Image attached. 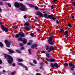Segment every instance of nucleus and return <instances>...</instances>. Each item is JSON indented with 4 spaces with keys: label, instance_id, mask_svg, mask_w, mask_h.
Wrapping results in <instances>:
<instances>
[{
    "label": "nucleus",
    "instance_id": "1",
    "mask_svg": "<svg viewBox=\"0 0 75 75\" xmlns=\"http://www.w3.org/2000/svg\"><path fill=\"white\" fill-rule=\"evenodd\" d=\"M14 5L15 7L16 8H19L21 6V8H19V10L21 11H25V9H26L25 7V6L22 3H20V4L16 2L14 3Z\"/></svg>",
    "mask_w": 75,
    "mask_h": 75
},
{
    "label": "nucleus",
    "instance_id": "2",
    "mask_svg": "<svg viewBox=\"0 0 75 75\" xmlns=\"http://www.w3.org/2000/svg\"><path fill=\"white\" fill-rule=\"evenodd\" d=\"M4 57L5 58H7V59H9L8 61V62L10 64H11L13 62V59L10 55H8L7 54H4Z\"/></svg>",
    "mask_w": 75,
    "mask_h": 75
},
{
    "label": "nucleus",
    "instance_id": "3",
    "mask_svg": "<svg viewBox=\"0 0 75 75\" xmlns=\"http://www.w3.org/2000/svg\"><path fill=\"white\" fill-rule=\"evenodd\" d=\"M44 17L46 19H52L53 21H55L56 20V18L54 17V16L53 14L49 15L48 16L47 14L45 13L44 14Z\"/></svg>",
    "mask_w": 75,
    "mask_h": 75
},
{
    "label": "nucleus",
    "instance_id": "4",
    "mask_svg": "<svg viewBox=\"0 0 75 75\" xmlns=\"http://www.w3.org/2000/svg\"><path fill=\"white\" fill-rule=\"evenodd\" d=\"M55 35V33H53L51 36L48 38H49V39L47 40L48 43L51 45H54V43L52 42V41L53 40V37H52L54 36Z\"/></svg>",
    "mask_w": 75,
    "mask_h": 75
},
{
    "label": "nucleus",
    "instance_id": "5",
    "mask_svg": "<svg viewBox=\"0 0 75 75\" xmlns=\"http://www.w3.org/2000/svg\"><path fill=\"white\" fill-rule=\"evenodd\" d=\"M4 42L5 44H6V46L7 47L9 48L11 45V42H8V40H5Z\"/></svg>",
    "mask_w": 75,
    "mask_h": 75
},
{
    "label": "nucleus",
    "instance_id": "6",
    "mask_svg": "<svg viewBox=\"0 0 75 75\" xmlns=\"http://www.w3.org/2000/svg\"><path fill=\"white\" fill-rule=\"evenodd\" d=\"M50 66L52 68H54L55 67L57 68H58V64L57 63H55L54 64L53 63H51Z\"/></svg>",
    "mask_w": 75,
    "mask_h": 75
},
{
    "label": "nucleus",
    "instance_id": "7",
    "mask_svg": "<svg viewBox=\"0 0 75 75\" xmlns=\"http://www.w3.org/2000/svg\"><path fill=\"white\" fill-rule=\"evenodd\" d=\"M69 67H73L70 68V70L74 71V68H75V65H74V64L72 63L71 62L69 63Z\"/></svg>",
    "mask_w": 75,
    "mask_h": 75
},
{
    "label": "nucleus",
    "instance_id": "8",
    "mask_svg": "<svg viewBox=\"0 0 75 75\" xmlns=\"http://www.w3.org/2000/svg\"><path fill=\"white\" fill-rule=\"evenodd\" d=\"M1 28L2 30H3V31H4L5 32H7L8 31V28H7L6 27H4L3 25H2Z\"/></svg>",
    "mask_w": 75,
    "mask_h": 75
},
{
    "label": "nucleus",
    "instance_id": "9",
    "mask_svg": "<svg viewBox=\"0 0 75 75\" xmlns=\"http://www.w3.org/2000/svg\"><path fill=\"white\" fill-rule=\"evenodd\" d=\"M19 65H20V66H21L23 68H25V70L26 71H27L28 70V67L24 65L23 64L21 63H19L18 64Z\"/></svg>",
    "mask_w": 75,
    "mask_h": 75
},
{
    "label": "nucleus",
    "instance_id": "10",
    "mask_svg": "<svg viewBox=\"0 0 75 75\" xmlns=\"http://www.w3.org/2000/svg\"><path fill=\"white\" fill-rule=\"evenodd\" d=\"M45 59H46L47 61H50L51 62H55V59L53 58L50 59V60L48 59L47 58H45Z\"/></svg>",
    "mask_w": 75,
    "mask_h": 75
},
{
    "label": "nucleus",
    "instance_id": "11",
    "mask_svg": "<svg viewBox=\"0 0 75 75\" xmlns=\"http://www.w3.org/2000/svg\"><path fill=\"white\" fill-rule=\"evenodd\" d=\"M42 13H41V12L39 11H38L37 12V15L38 16H41V17H44V16L43 15Z\"/></svg>",
    "mask_w": 75,
    "mask_h": 75
},
{
    "label": "nucleus",
    "instance_id": "12",
    "mask_svg": "<svg viewBox=\"0 0 75 75\" xmlns=\"http://www.w3.org/2000/svg\"><path fill=\"white\" fill-rule=\"evenodd\" d=\"M49 50H48V52H51L52 51L54 50V47H52V46H50L49 47Z\"/></svg>",
    "mask_w": 75,
    "mask_h": 75
},
{
    "label": "nucleus",
    "instance_id": "13",
    "mask_svg": "<svg viewBox=\"0 0 75 75\" xmlns=\"http://www.w3.org/2000/svg\"><path fill=\"white\" fill-rule=\"evenodd\" d=\"M7 50L9 51V54L10 55H12V54L14 53V51L11 49H8Z\"/></svg>",
    "mask_w": 75,
    "mask_h": 75
},
{
    "label": "nucleus",
    "instance_id": "14",
    "mask_svg": "<svg viewBox=\"0 0 75 75\" xmlns=\"http://www.w3.org/2000/svg\"><path fill=\"white\" fill-rule=\"evenodd\" d=\"M38 46V44H33L31 47L32 48H36Z\"/></svg>",
    "mask_w": 75,
    "mask_h": 75
},
{
    "label": "nucleus",
    "instance_id": "15",
    "mask_svg": "<svg viewBox=\"0 0 75 75\" xmlns=\"http://www.w3.org/2000/svg\"><path fill=\"white\" fill-rule=\"evenodd\" d=\"M19 35L20 37H24V33L22 32H19Z\"/></svg>",
    "mask_w": 75,
    "mask_h": 75
},
{
    "label": "nucleus",
    "instance_id": "16",
    "mask_svg": "<svg viewBox=\"0 0 75 75\" xmlns=\"http://www.w3.org/2000/svg\"><path fill=\"white\" fill-rule=\"evenodd\" d=\"M27 5H28V6H29V7H30V8H33V7H34L35 6L34 5L29 4L28 3H27Z\"/></svg>",
    "mask_w": 75,
    "mask_h": 75
},
{
    "label": "nucleus",
    "instance_id": "17",
    "mask_svg": "<svg viewBox=\"0 0 75 75\" xmlns=\"http://www.w3.org/2000/svg\"><path fill=\"white\" fill-rule=\"evenodd\" d=\"M24 28L26 30H27L28 31H30L31 30V27H30L29 28L28 27H24Z\"/></svg>",
    "mask_w": 75,
    "mask_h": 75
},
{
    "label": "nucleus",
    "instance_id": "18",
    "mask_svg": "<svg viewBox=\"0 0 75 75\" xmlns=\"http://www.w3.org/2000/svg\"><path fill=\"white\" fill-rule=\"evenodd\" d=\"M23 42L24 44H26V43H27V41H26V40H26V39L25 38H23Z\"/></svg>",
    "mask_w": 75,
    "mask_h": 75
},
{
    "label": "nucleus",
    "instance_id": "19",
    "mask_svg": "<svg viewBox=\"0 0 75 75\" xmlns=\"http://www.w3.org/2000/svg\"><path fill=\"white\" fill-rule=\"evenodd\" d=\"M30 24L28 23V22H26L24 24V26L26 27V26H29Z\"/></svg>",
    "mask_w": 75,
    "mask_h": 75
},
{
    "label": "nucleus",
    "instance_id": "20",
    "mask_svg": "<svg viewBox=\"0 0 75 75\" xmlns=\"http://www.w3.org/2000/svg\"><path fill=\"white\" fill-rule=\"evenodd\" d=\"M18 61L19 62H23V60L21 59H18Z\"/></svg>",
    "mask_w": 75,
    "mask_h": 75
},
{
    "label": "nucleus",
    "instance_id": "21",
    "mask_svg": "<svg viewBox=\"0 0 75 75\" xmlns=\"http://www.w3.org/2000/svg\"><path fill=\"white\" fill-rule=\"evenodd\" d=\"M60 31L61 33L64 34V30L63 28H61L60 30Z\"/></svg>",
    "mask_w": 75,
    "mask_h": 75
},
{
    "label": "nucleus",
    "instance_id": "22",
    "mask_svg": "<svg viewBox=\"0 0 75 75\" xmlns=\"http://www.w3.org/2000/svg\"><path fill=\"white\" fill-rule=\"evenodd\" d=\"M20 35L19 34H17V35H16L15 36V38H18V37H20Z\"/></svg>",
    "mask_w": 75,
    "mask_h": 75
},
{
    "label": "nucleus",
    "instance_id": "23",
    "mask_svg": "<svg viewBox=\"0 0 75 75\" xmlns=\"http://www.w3.org/2000/svg\"><path fill=\"white\" fill-rule=\"evenodd\" d=\"M67 25H68L69 27H70V28H72V25H71V24L68 23Z\"/></svg>",
    "mask_w": 75,
    "mask_h": 75
},
{
    "label": "nucleus",
    "instance_id": "24",
    "mask_svg": "<svg viewBox=\"0 0 75 75\" xmlns=\"http://www.w3.org/2000/svg\"><path fill=\"white\" fill-rule=\"evenodd\" d=\"M4 46V45L3 43H2V42H0V47H3Z\"/></svg>",
    "mask_w": 75,
    "mask_h": 75
},
{
    "label": "nucleus",
    "instance_id": "25",
    "mask_svg": "<svg viewBox=\"0 0 75 75\" xmlns=\"http://www.w3.org/2000/svg\"><path fill=\"white\" fill-rule=\"evenodd\" d=\"M23 40V38H20L18 39V41H21Z\"/></svg>",
    "mask_w": 75,
    "mask_h": 75
},
{
    "label": "nucleus",
    "instance_id": "26",
    "mask_svg": "<svg viewBox=\"0 0 75 75\" xmlns=\"http://www.w3.org/2000/svg\"><path fill=\"white\" fill-rule=\"evenodd\" d=\"M46 55L47 57V58H50V54H49L48 53H46Z\"/></svg>",
    "mask_w": 75,
    "mask_h": 75
},
{
    "label": "nucleus",
    "instance_id": "27",
    "mask_svg": "<svg viewBox=\"0 0 75 75\" xmlns=\"http://www.w3.org/2000/svg\"><path fill=\"white\" fill-rule=\"evenodd\" d=\"M34 7L35 10H38V7L37 6H35Z\"/></svg>",
    "mask_w": 75,
    "mask_h": 75
},
{
    "label": "nucleus",
    "instance_id": "28",
    "mask_svg": "<svg viewBox=\"0 0 75 75\" xmlns=\"http://www.w3.org/2000/svg\"><path fill=\"white\" fill-rule=\"evenodd\" d=\"M7 4L8 6L9 7H11V5L10 3H8Z\"/></svg>",
    "mask_w": 75,
    "mask_h": 75
},
{
    "label": "nucleus",
    "instance_id": "29",
    "mask_svg": "<svg viewBox=\"0 0 75 75\" xmlns=\"http://www.w3.org/2000/svg\"><path fill=\"white\" fill-rule=\"evenodd\" d=\"M68 35V31L67 30H66L65 31V34H64L65 35Z\"/></svg>",
    "mask_w": 75,
    "mask_h": 75
},
{
    "label": "nucleus",
    "instance_id": "30",
    "mask_svg": "<svg viewBox=\"0 0 75 75\" xmlns=\"http://www.w3.org/2000/svg\"><path fill=\"white\" fill-rule=\"evenodd\" d=\"M49 48H50V47H49V46H48V45H47L46 46V50H48V49H49Z\"/></svg>",
    "mask_w": 75,
    "mask_h": 75
},
{
    "label": "nucleus",
    "instance_id": "31",
    "mask_svg": "<svg viewBox=\"0 0 75 75\" xmlns=\"http://www.w3.org/2000/svg\"><path fill=\"white\" fill-rule=\"evenodd\" d=\"M65 35V38H69V35Z\"/></svg>",
    "mask_w": 75,
    "mask_h": 75
},
{
    "label": "nucleus",
    "instance_id": "32",
    "mask_svg": "<svg viewBox=\"0 0 75 75\" xmlns=\"http://www.w3.org/2000/svg\"><path fill=\"white\" fill-rule=\"evenodd\" d=\"M4 5V4H3V2H0V6H3Z\"/></svg>",
    "mask_w": 75,
    "mask_h": 75
},
{
    "label": "nucleus",
    "instance_id": "33",
    "mask_svg": "<svg viewBox=\"0 0 75 75\" xmlns=\"http://www.w3.org/2000/svg\"><path fill=\"white\" fill-rule=\"evenodd\" d=\"M64 66H68V64L67 63H64L63 64Z\"/></svg>",
    "mask_w": 75,
    "mask_h": 75
},
{
    "label": "nucleus",
    "instance_id": "34",
    "mask_svg": "<svg viewBox=\"0 0 75 75\" xmlns=\"http://www.w3.org/2000/svg\"><path fill=\"white\" fill-rule=\"evenodd\" d=\"M30 35H31V37H33L34 36V33H31L30 34Z\"/></svg>",
    "mask_w": 75,
    "mask_h": 75
},
{
    "label": "nucleus",
    "instance_id": "35",
    "mask_svg": "<svg viewBox=\"0 0 75 75\" xmlns=\"http://www.w3.org/2000/svg\"><path fill=\"white\" fill-rule=\"evenodd\" d=\"M14 74H16V71H14L12 72L11 74V75H13Z\"/></svg>",
    "mask_w": 75,
    "mask_h": 75
},
{
    "label": "nucleus",
    "instance_id": "36",
    "mask_svg": "<svg viewBox=\"0 0 75 75\" xmlns=\"http://www.w3.org/2000/svg\"><path fill=\"white\" fill-rule=\"evenodd\" d=\"M28 51L29 53V54H31V50H30V49H28Z\"/></svg>",
    "mask_w": 75,
    "mask_h": 75
},
{
    "label": "nucleus",
    "instance_id": "37",
    "mask_svg": "<svg viewBox=\"0 0 75 75\" xmlns=\"http://www.w3.org/2000/svg\"><path fill=\"white\" fill-rule=\"evenodd\" d=\"M29 64H30V65H32V66H34V65H35V64L31 62L29 63Z\"/></svg>",
    "mask_w": 75,
    "mask_h": 75
},
{
    "label": "nucleus",
    "instance_id": "38",
    "mask_svg": "<svg viewBox=\"0 0 75 75\" xmlns=\"http://www.w3.org/2000/svg\"><path fill=\"white\" fill-rule=\"evenodd\" d=\"M16 51L18 53H19V54L21 53V52H20L18 50H16Z\"/></svg>",
    "mask_w": 75,
    "mask_h": 75
},
{
    "label": "nucleus",
    "instance_id": "39",
    "mask_svg": "<svg viewBox=\"0 0 75 75\" xmlns=\"http://www.w3.org/2000/svg\"><path fill=\"white\" fill-rule=\"evenodd\" d=\"M18 27H16V26H14L13 28L14 29H18Z\"/></svg>",
    "mask_w": 75,
    "mask_h": 75
},
{
    "label": "nucleus",
    "instance_id": "40",
    "mask_svg": "<svg viewBox=\"0 0 75 75\" xmlns=\"http://www.w3.org/2000/svg\"><path fill=\"white\" fill-rule=\"evenodd\" d=\"M51 8L52 9H53L54 8V5H52L51 6Z\"/></svg>",
    "mask_w": 75,
    "mask_h": 75
},
{
    "label": "nucleus",
    "instance_id": "41",
    "mask_svg": "<svg viewBox=\"0 0 75 75\" xmlns=\"http://www.w3.org/2000/svg\"><path fill=\"white\" fill-rule=\"evenodd\" d=\"M23 43H21L20 44V47H22V46H23Z\"/></svg>",
    "mask_w": 75,
    "mask_h": 75
},
{
    "label": "nucleus",
    "instance_id": "42",
    "mask_svg": "<svg viewBox=\"0 0 75 75\" xmlns=\"http://www.w3.org/2000/svg\"><path fill=\"white\" fill-rule=\"evenodd\" d=\"M27 44L28 45H31L32 44L31 42H29Z\"/></svg>",
    "mask_w": 75,
    "mask_h": 75
},
{
    "label": "nucleus",
    "instance_id": "43",
    "mask_svg": "<svg viewBox=\"0 0 75 75\" xmlns=\"http://www.w3.org/2000/svg\"><path fill=\"white\" fill-rule=\"evenodd\" d=\"M57 1V0H53L52 2V3H54L55 2V1Z\"/></svg>",
    "mask_w": 75,
    "mask_h": 75
},
{
    "label": "nucleus",
    "instance_id": "44",
    "mask_svg": "<svg viewBox=\"0 0 75 75\" xmlns=\"http://www.w3.org/2000/svg\"><path fill=\"white\" fill-rule=\"evenodd\" d=\"M24 47H21V50H24Z\"/></svg>",
    "mask_w": 75,
    "mask_h": 75
},
{
    "label": "nucleus",
    "instance_id": "45",
    "mask_svg": "<svg viewBox=\"0 0 75 75\" xmlns=\"http://www.w3.org/2000/svg\"><path fill=\"white\" fill-rule=\"evenodd\" d=\"M33 62H34L35 64H37V62H36V61L33 60Z\"/></svg>",
    "mask_w": 75,
    "mask_h": 75
},
{
    "label": "nucleus",
    "instance_id": "46",
    "mask_svg": "<svg viewBox=\"0 0 75 75\" xmlns=\"http://www.w3.org/2000/svg\"><path fill=\"white\" fill-rule=\"evenodd\" d=\"M2 9L0 7V13H1L2 12Z\"/></svg>",
    "mask_w": 75,
    "mask_h": 75
},
{
    "label": "nucleus",
    "instance_id": "47",
    "mask_svg": "<svg viewBox=\"0 0 75 75\" xmlns=\"http://www.w3.org/2000/svg\"><path fill=\"white\" fill-rule=\"evenodd\" d=\"M12 65L13 67H16V64H15L14 63H13Z\"/></svg>",
    "mask_w": 75,
    "mask_h": 75
},
{
    "label": "nucleus",
    "instance_id": "48",
    "mask_svg": "<svg viewBox=\"0 0 75 75\" xmlns=\"http://www.w3.org/2000/svg\"><path fill=\"white\" fill-rule=\"evenodd\" d=\"M2 61H1V59H0V65L2 64Z\"/></svg>",
    "mask_w": 75,
    "mask_h": 75
},
{
    "label": "nucleus",
    "instance_id": "49",
    "mask_svg": "<svg viewBox=\"0 0 75 75\" xmlns=\"http://www.w3.org/2000/svg\"><path fill=\"white\" fill-rule=\"evenodd\" d=\"M56 23H57V24H59V21L58 20H57L56 21Z\"/></svg>",
    "mask_w": 75,
    "mask_h": 75
},
{
    "label": "nucleus",
    "instance_id": "50",
    "mask_svg": "<svg viewBox=\"0 0 75 75\" xmlns=\"http://www.w3.org/2000/svg\"><path fill=\"white\" fill-rule=\"evenodd\" d=\"M48 14H51V12H47Z\"/></svg>",
    "mask_w": 75,
    "mask_h": 75
},
{
    "label": "nucleus",
    "instance_id": "51",
    "mask_svg": "<svg viewBox=\"0 0 75 75\" xmlns=\"http://www.w3.org/2000/svg\"><path fill=\"white\" fill-rule=\"evenodd\" d=\"M40 69H43V66L40 65Z\"/></svg>",
    "mask_w": 75,
    "mask_h": 75
},
{
    "label": "nucleus",
    "instance_id": "52",
    "mask_svg": "<svg viewBox=\"0 0 75 75\" xmlns=\"http://www.w3.org/2000/svg\"><path fill=\"white\" fill-rule=\"evenodd\" d=\"M44 64V63L42 62H41L40 63V65L42 66V65Z\"/></svg>",
    "mask_w": 75,
    "mask_h": 75
},
{
    "label": "nucleus",
    "instance_id": "53",
    "mask_svg": "<svg viewBox=\"0 0 75 75\" xmlns=\"http://www.w3.org/2000/svg\"><path fill=\"white\" fill-rule=\"evenodd\" d=\"M23 17L24 18H27V16L26 15H25Z\"/></svg>",
    "mask_w": 75,
    "mask_h": 75
},
{
    "label": "nucleus",
    "instance_id": "54",
    "mask_svg": "<svg viewBox=\"0 0 75 75\" xmlns=\"http://www.w3.org/2000/svg\"><path fill=\"white\" fill-rule=\"evenodd\" d=\"M37 21H39V20H34V21L35 22H37Z\"/></svg>",
    "mask_w": 75,
    "mask_h": 75
},
{
    "label": "nucleus",
    "instance_id": "55",
    "mask_svg": "<svg viewBox=\"0 0 75 75\" xmlns=\"http://www.w3.org/2000/svg\"><path fill=\"white\" fill-rule=\"evenodd\" d=\"M72 4H73V5L74 6H75V2H73Z\"/></svg>",
    "mask_w": 75,
    "mask_h": 75
},
{
    "label": "nucleus",
    "instance_id": "56",
    "mask_svg": "<svg viewBox=\"0 0 75 75\" xmlns=\"http://www.w3.org/2000/svg\"><path fill=\"white\" fill-rule=\"evenodd\" d=\"M42 53H45V52H44V51H42Z\"/></svg>",
    "mask_w": 75,
    "mask_h": 75
},
{
    "label": "nucleus",
    "instance_id": "57",
    "mask_svg": "<svg viewBox=\"0 0 75 75\" xmlns=\"http://www.w3.org/2000/svg\"><path fill=\"white\" fill-rule=\"evenodd\" d=\"M40 10H43V11L46 10L45 9H40Z\"/></svg>",
    "mask_w": 75,
    "mask_h": 75
},
{
    "label": "nucleus",
    "instance_id": "58",
    "mask_svg": "<svg viewBox=\"0 0 75 75\" xmlns=\"http://www.w3.org/2000/svg\"><path fill=\"white\" fill-rule=\"evenodd\" d=\"M71 18H72V19L74 18V16H72Z\"/></svg>",
    "mask_w": 75,
    "mask_h": 75
},
{
    "label": "nucleus",
    "instance_id": "59",
    "mask_svg": "<svg viewBox=\"0 0 75 75\" xmlns=\"http://www.w3.org/2000/svg\"><path fill=\"white\" fill-rule=\"evenodd\" d=\"M3 72H4V73H5V72H6V71L5 70H3Z\"/></svg>",
    "mask_w": 75,
    "mask_h": 75
},
{
    "label": "nucleus",
    "instance_id": "60",
    "mask_svg": "<svg viewBox=\"0 0 75 75\" xmlns=\"http://www.w3.org/2000/svg\"><path fill=\"white\" fill-rule=\"evenodd\" d=\"M2 25V23L0 22V25Z\"/></svg>",
    "mask_w": 75,
    "mask_h": 75
},
{
    "label": "nucleus",
    "instance_id": "61",
    "mask_svg": "<svg viewBox=\"0 0 75 75\" xmlns=\"http://www.w3.org/2000/svg\"><path fill=\"white\" fill-rule=\"evenodd\" d=\"M38 30L39 31H41V29H38Z\"/></svg>",
    "mask_w": 75,
    "mask_h": 75
},
{
    "label": "nucleus",
    "instance_id": "62",
    "mask_svg": "<svg viewBox=\"0 0 75 75\" xmlns=\"http://www.w3.org/2000/svg\"><path fill=\"white\" fill-rule=\"evenodd\" d=\"M73 74L74 75H75V72H73Z\"/></svg>",
    "mask_w": 75,
    "mask_h": 75
},
{
    "label": "nucleus",
    "instance_id": "63",
    "mask_svg": "<svg viewBox=\"0 0 75 75\" xmlns=\"http://www.w3.org/2000/svg\"><path fill=\"white\" fill-rule=\"evenodd\" d=\"M68 5L67 4V5H66V7H68Z\"/></svg>",
    "mask_w": 75,
    "mask_h": 75
},
{
    "label": "nucleus",
    "instance_id": "64",
    "mask_svg": "<svg viewBox=\"0 0 75 75\" xmlns=\"http://www.w3.org/2000/svg\"><path fill=\"white\" fill-rule=\"evenodd\" d=\"M36 71H38V70L37 69V70H36Z\"/></svg>",
    "mask_w": 75,
    "mask_h": 75
}]
</instances>
